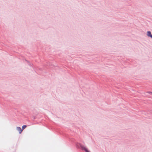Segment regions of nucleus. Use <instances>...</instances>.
I'll use <instances>...</instances> for the list:
<instances>
[{
  "mask_svg": "<svg viewBox=\"0 0 152 152\" xmlns=\"http://www.w3.org/2000/svg\"><path fill=\"white\" fill-rule=\"evenodd\" d=\"M80 146L81 148L84 150L86 152H90L89 151L86 147L83 145H80Z\"/></svg>",
  "mask_w": 152,
  "mask_h": 152,
  "instance_id": "obj_1",
  "label": "nucleus"
},
{
  "mask_svg": "<svg viewBox=\"0 0 152 152\" xmlns=\"http://www.w3.org/2000/svg\"><path fill=\"white\" fill-rule=\"evenodd\" d=\"M16 129L19 132L20 134H21L23 131V130H22L20 127H17Z\"/></svg>",
  "mask_w": 152,
  "mask_h": 152,
  "instance_id": "obj_2",
  "label": "nucleus"
},
{
  "mask_svg": "<svg viewBox=\"0 0 152 152\" xmlns=\"http://www.w3.org/2000/svg\"><path fill=\"white\" fill-rule=\"evenodd\" d=\"M147 35L148 37H150L152 38V35L151 34V33L150 31H147Z\"/></svg>",
  "mask_w": 152,
  "mask_h": 152,
  "instance_id": "obj_3",
  "label": "nucleus"
},
{
  "mask_svg": "<svg viewBox=\"0 0 152 152\" xmlns=\"http://www.w3.org/2000/svg\"><path fill=\"white\" fill-rule=\"evenodd\" d=\"M26 125H23L22 126V130H23L26 127Z\"/></svg>",
  "mask_w": 152,
  "mask_h": 152,
  "instance_id": "obj_4",
  "label": "nucleus"
},
{
  "mask_svg": "<svg viewBox=\"0 0 152 152\" xmlns=\"http://www.w3.org/2000/svg\"><path fill=\"white\" fill-rule=\"evenodd\" d=\"M150 93L151 94H152V92H150Z\"/></svg>",
  "mask_w": 152,
  "mask_h": 152,
  "instance_id": "obj_5",
  "label": "nucleus"
}]
</instances>
